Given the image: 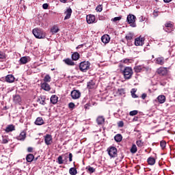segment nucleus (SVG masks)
Segmentation results:
<instances>
[{
	"label": "nucleus",
	"instance_id": "obj_3",
	"mask_svg": "<svg viewBox=\"0 0 175 175\" xmlns=\"http://www.w3.org/2000/svg\"><path fill=\"white\" fill-rule=\"evenodd\" d=\"M123 75L124 76V79L129 80V79L132 77V75H133L132 68L126 67L123 71Z\"/></svg>",
	"mask_w": 175,
	"mask_h": 175
},
{
	"label": "nucleus",
	"instance_id": "obj_25",
	"mask_svg": "<svg viewBox=\"0 0 175 175\" xmlns=\"http://www.w3.org/2000/svg\"><path fill=\"white\" fill-rule=\"evenodd\" d=\"M14 103H20L21 102V97H20V95L16 94L14 96Z\"/></svg>",
	"mask_w": 175,
	"mask_h": 175
},
{
	"label": "nucleus",
	"instance_id": "obj_4",
	"mask_svg": "<svg viewBox=\"0 0 175 175\" xmlns=\"http://www.w3.org/2000/svg\"><path fill=\"white\" fill-rule=\"evenodd\" d=\"M91 66V63L90 62H82L79 64V69L81 72H87Z\"/></svg>",
	"mask_w": 175,
	"mask_h": 175
},
{
	"label": "nucleus",
	"instance_id": "obj_44",
	"mask_svg": "<svg viewBox=\"0 0 175 175\" xmlns=\"http://www.w3.org/2000/svg\"><path fill=\"white\" fill-rule=\"evenodd\" d=\"M121 18H122L121 16L115 17L111 19V21H113V23H116V21H120V20H121Z\"/></svg>",
	"mask_w": 175,
	"mask_h": 175
},
{
	"label": "nucleus",
	"instance_id": "obj_28",
	"mask_svg": "<svg viewBox=\"0 0 175 175\" xmlns=\"http://www.w3.org/2000/svg\"><path fill=\"white\" fill-rule=\"evenodd\" d=\"M96 121L98 125H102V124H104L105 122V118H103V116H100L97 118Z\"/></svg>",
	"mask_w": 175,
	"mask_h": 175
},
{
	"label": "nucleus",
	"instance_id": "obj_57",
	"mask_svg": "<svg viewBox=\"0 0 175 175\" xmlns=\"http://www.w3.org/2000/svg\"><path fill=\"white\" fill-rule=\"evenodd\" d=\"M131 95L133 98H137V96L135 93L132 94Z\"/></svg>",
	"mask_w": 175,
	"mask_h": 175
},
{
	"label": "nucleus",
	"instance_id": "obj_6",
	"mask_svg": "<svg viewBox=\"0 0 175 175\" xmlns=\"http://www.w3.org/2000/svg\"><path fill=\"white\" fill-rule=\"evenodd\" d=\"M108 154L111 158L117 157V148L116 147H111L107 149Z\"/></svg>",
	"mask_w": 175,
	"mask_h": 175
},
{
	"label": "nucleus",
	"instance_id": "obj_52",
	"mask_svg": "<svg viewBox=\"0 0 175 175\" xmlns=\"http://www.w3.org/2000/svg\"><path fill=\"white\" fill-rule=\"evenodd\" d=\"M146 98H147V94H143L142 95V99H146Z\"/></svg>",
	"mask_w": 175,
	"mask_h": 175
},
{
	"label": "nucleus",
	"instance_id": "obj_13",
	"mask_svg": "<svg viewBox=\"0 0 175 175\" xmlns=\"http://www.w3.org/2000/svg\"><path fill=\"white\" fill-rule=\"evenodd\" d=\"M13 131H16V127L13 124H9L5 129L6 133H9L10 132H13Z\"/></svg>",
	"mask_w": 175,
	"mask_h": 175
},
{
	"label": "nucleus",
	"instance_id": "obj_18",
	"mask_svg": "<svg viewBox=\"0 0 175 175\" xmlns=\"http://www.w3.org/2000/svg\"><path fill=\"white\" fill-rule=\"evenodd\" d=\"M5 81L7 83H14V76L12 75H8L5 77Z\"/></svg>",
	"mask_w": 175,
	"mask_h": 175
},
{
	"label": "nucleus",
	"instance_id": "obj_29",
	"mask_svg": "<svg viewBox=\"0 0 175 175\" xmlns=\"http://www.w3.org/2000/svg\"><path fill=\"white\" fill-rule=\"evenodd\" d=\"M88 88L90 90H92V88H95V82L94 81H90L88 83Z\"/></svg>",
	"mask_w": 175,
	"mask_h": 175
},
{
	"label": "nucleus",
	"instance_id": "obj_54",
	"mask_svg": "<svg viewBox=\"0 0 175 175\" xmlns=\"http://www.w3.org/2000/svg\"><path fill=\"white\" fill-rule=\"evenodd\" d=\"M33 149L32 148H31V147H29L28 148H27V151H28V152H32V150H33Z\"/></svg>",
	"mask_w": 175,
	"mask_h": 175
},
{
	"label": "nucleus",
	"instance_id": "obj_1",
	"mask_svg": "<svg viewBox=\"0 0 175 175\" xmlns=\"http://www.w3.org/2000/svg\"><path fill=\"white\" fill-rule=\"evenodd\" d=\"M32 32L36 39H44L46 36V32L38 28L33 29Z\"/></svg>",
	"mask_w": 175,
	"mask_h": 175
},
{
	"label": "nucleus",
	"instance_id": "obj_24",
	"mask_svg": "<svg viewBox=\"0 0 175 175\" xmlns=\"http://www.w3.org/2000/svg\"><path fill=\"white\" fill-rule=\"evenodd\" d=\"M28 57H23L20 59V64H21L22 65H24L25 64L28 63Z\"/></svg>",
	"mask_w": 175,
	"mask_h": 175
},
{
	"label": "nucleus",
	"instance_id": "obj_36",
	"mask_svg": "<svg viewBox=\"0 0 175 175\" xmlns=\"http://www.w3.org/2000/svg\"><path fill=\"white\" fill-rule=\"evenodd\" d=\"M44 83H50L51 81V77L50 75H46L44 78Z\"/></svg>",
	"mask_w": 175,
	"mask_h": 175
},
{
	"label": "nucleus",
	"instance_id": "obj_20",
	"mask_svg": "<svg viewBox=\"0 0 175 175\" xmlns=\"http://www.w3.org/2000/svg\"><path fill=\"white\" fill-rule=\"evenodd\" d=\"M156 64L158 65H163V64H165V58H163V57L156 58Z\"/></svg>",
	"mask_w": 175,
	"mask_h": 175
},
{
	"label": "nucleus",
	"instance_id": "obj_48",
	"mask_svg": "<svg viewBox=\"0 0 175 175\" xmlns=\"http://www.w3.org/2000/svg\"><path fill=\"white\" fill-rule=\"evenodd\" d=\"M165 27L166 28H172V27H173V25H172V23H166Z\"/></svg>",
	"mask_w": 175,
	"mask_h": 175
},
{
	"label": "nucleus",
	"instance_id": "obj_15",
	"mask_svg": "<svg viewBox=\"0 0 175 175\" xmlns=\"http://www.w3.org/2000/svg\"><path fill=\"white\" fill-rule=\"evenodd\" d=\"M101 40L103 42V43H105V44L109 43V42H110V36L107 34L103 35L101 37Z\"/></svg>",
	"mask_w": 175,
	"mask_h": 175
},
{
	"label": "nucleus",
	"instance_id": "obj_61",
	"mask_svg": "<svg viewBox=\"0 0 175 175\" xmlns=\"http://www.w3.org/2000/svg\"><path fill=\"white\" fill-rule=\"evenodd\" d=\"M155 1H158V0H155Z\"/></svg>",
	"mask_w": 175,
	"mask_h": 175
},
{
	"label": "nucleus",
	"instance_id": "obj_9",
	"mask_svg": "<svg viewBox=\"0 0 175 175\" xmlns=\"http://www.w3.org/2000/svg\"><path fill=\"white\" fill-rule=\"evenodd\" d=\"M81 96V93L79 90H72L71 92V97L72 99H79Z\"/></svg>",
	"mask_w": 175,
	"mask_h": 175
},
{
	"label": "nucleus",
	"instance_id": "obj_23",
	"mask_svg": "<svg viewBox=\"0 0 175 175\" xmlns=\"http://www.w3.org/2000/svg\"><path fill=\"white\" fill-rule=\"evenodd\" d=\"M51 103H53V105H55L56 103H57V102H58V96H57L55 95H53L51 97Z\"/></svg>",
	"mask_w": 175,
	"mask_h": 175
},
{
	"label": "nucleus",
	"instance_id": "obj_41",
	"mask_svg": "<svg viewBox=\"0 0 175 175\" xmlns=\"http://www.w3.org/2000/svg\"><path fill=\"white\" fill-rule=\"evenodd\" d=\"M160 146H161L162 150H164V148L166 147V142H165V141H161V142H160Z\"/></svg>",
	"mask_w": 175,
	"mask_h": 175
},
{
	"label": "nucleus",
	"instance_id": "obj_11",
	"mask_svg": "<svg viewBox=\"0 0 175 175\" xmlns=\"http://www.w3.org/2000/svg\"><path fill=\"white\" fill-rule=\"evenodd\" d=\"M157 73L161 76H165L167 74V69L166 68L161 67L157 70Z\"/></svg>",
	"mask_w": 175,
	"mask_h": 175
},
{
	"label": "nucleus",
	"instance_id": "obj_47",
	"mask_svg": "<svg viewBox=\"0 0 175 175\" xmlns=\"http://www.w3.org/2000/svg\"><path fill=\"white\" fill-rule=\"evenodd\" d=\"M75 103H70L69 104H68V107H69V109H75Z\"/></svg>",
	"mask_w": 175,
	"mask_h": 175
},
{
	"label": "nucleus",
	"instance_id": "obj_49",
	"mask_svg": "<svg viewBox=\"0 0 175 175\" xmlns=\"http://www.w3.org/2000/svg\"><path fill=\"white\" fill-rule=\"evenodd\" d=\"M42 8H43V9H48V8H49V4H47V3H44L43 5H42Z\"/></svg>",
	"mask_w": 175,
	"mask_h": 175
},
{
	"label": "nucleus",
	"instance_id": "obj_53",
	"mask_svg": "<svg viewBox=\"0 0 175 175\" xmlns=\"http://www.w3.org/2000/svg\"><path fill=\"white\" fill-rule=\"evenodd\" d=\"M136 91H137V90H136L135 88L132 89V90H131V94H135V93H136Z\"/></svg>",
	"mask_w": 175,
	"mask_h": 175
},
{
	"label": "nucleus",
	"instance_id": "obj_32",
	"mask_svg": "<svg viewBox=\"0 0 175 175\" xmlns=\"http://www.w3.org/2000/svg\"><path fill=\"white\" fill-rule=\"evenodd\" d=\"M137 152V146H136L135 144H133V146L131 148V152L132 154H136Z\"/></svg>",
	"mask_w": 175,
	"mask_h": 175
},
{
	"label": "nucleus",
	"instance_id": "obj_30",
	"mask_svg": "<svg viewBox=\"0 0 175 175\" xmlns=\"http://www.w3.org/2000/svg\"><path fill=\"white\" fill-rule=\"evenodd\" d=\"M33 158H35V156L32 154H27L26 159L27 162H32L33 161Z\"/></svg>",
	"mask_w": 175,
	"mask_h": 175
},
{
	"label": "nucleus",
	"instance_id": "obj_37",
	"mask_svg": "<svg viewBox=\"0 0 175 175\" xmlns=\"http://www.w3.org/2000/svg\"><path fill=\"white\" fill-rule=\"evenodd\" d=\"M7 143H9V137L6 136H2V144H7Z\"/></svg>",
	"mask_w": 175,
	"mask_h": 175
},
{
	"label": "nucleus",
	"instance_id": "obj_8",
	"mask_svg": "<svg viewBox=\"0 0 175 175\" xmlns=\"http://www.w3.org/2000/svg\"><path fill=\"white\" fill-rule=\"evenodd\" d=\"M86 21L88 24H94V23H96L95 16L92 14L88 15L86 16Z\"/></svg>",
	"mask_w": 175,
	"mask_h": 175
},
{
	"label": "nucleus",
	"instance_id": "obj_50",
	"mask_svg": "<svg viewBox=\"0 0 175 175\" xmlns=\"http://www.w3.org/2000/svg\"><path fill=\"white\" fill-rule=\"evenodd\" d=\"M118 126H120V128H122V126H124V122L120 121L118 122Z\"/></svg>",
	"mask_w": 175,
	"mask_h": 175
},
{
	"label": "nucleus",
	"instance_id": "obj_59",
	"mask_svg": "<svg viewBox=\"0 0 175 175\" xmlns=\"http://www.w3.org/2000/svg\"><path fill=\"white\" fill-rule=\"evenodd\" d=\"M141 18H142L141 21H144V20H143V16H142Z\"/></svg>",
	"mask_w": 175,
	"mask_h": 175
},
{
	"label": "nucleus",
	"instance_id": "obj_21",
	"mask_svg": "<svg viewBox=\"0 0 175 175\" xmlns=\"http://www.w3.org/2000/svg\"><path fill=\"white\" fill-rule=\"evenodd\" d=\"M157 100L159 103H165L166 102V97L164 95H160L157 97Z\"/></svg>",
	"mask_w": 175,
	"mask_h": 175
},
{
	"label": "nucleus",
	"instance_id": "obj_12",
	"mask_svg": "<svg viewBox=\"0 0 175 175\" xmlns=\"http://www.w3.org/2000/svg\"><path fill=\"white\" fill-rule=\"evenodd\" d=\"M25 137H27V133L23 131L18 137H16V139L17 140H21V142H24V140H25Z\"/></svg>",
	"mask_w": 175,
	"mask_h": 175
},
{
	"label": "nucleus",
	"instance_id": "obj_27",
	"mask_svg": "<svg viewBox=\"0 0 175 175\" xmlns=\"http://www.w3.org/2000/svg\"><path fill=\"white\" fill-rule=\"evenodd\" d=\"M147 162L148 165L152 166L153 165H155V159L154 157H149L147 160Z\"/></svg>",
	"mask_w": 175,
	"mask_h": 175
},
{
	"label": "nucleus",
	"instance_id": "obj_5",
	"mask_svg": "<svg viewBox=\"0 0 175 175\" xmlns=\"http://www.w3.org/2000/svg\"><path fill=\"white\" fill-rule=\"evenodd\" d=\"M127 22L130 24L131 27L135 28L136 27V16L133 14H129L127 16Z\"/></svg>",
	"mask_w": 175,
	"mask_h": 175
},
{
	"label": "nucleus",
	"instance_id": "obj_46",
	"mask_svg": "<svg viewBox=\"0 0 175 175\" xmlns=\"http://www.w3.org/2000/svg\"><path fill=\"white\" fill-rule=\"evenodd\" d=\"M103 10L102 5H98L96 8V12H101Z\"/></svg>",
	"mask_w": 175,
	"mask_h": 175
},
{
	"label": "nucleus",
	"instance_id": "obj_42",
	"mask_svg": "<svg viewBox=\"0 0 175 175\" xmlns=\"http://www.w3.org/2000/svg\"><path fill=\"white\" fill-rule=\"evenodd\" d=\"M137 113H139V111L137 110H133V111H130L129 114L130 116H136V114H137Z\"/></svg>",
	"mask_w": 175,
	"mask_h": 175
},
{
	"label": "nucleus",
	"instance_id": "obj_35",
	"mask_svg": "<svg viewBox=\"0 0 175 175\" xmlns=\"http://www.w3.org/2000/svg\"><path fill=\"white\" fill-rule=\"evenodd\" d=\"M59 31V29L57 26H53L51 29V32H52V33H58Z\"/></svg>",
	"mask_w": 175,
	"mask_h": 175
},
{
	"label": "nucleus",
	"instance_id": "obj_33",
	"mask_svg": "<svg viewBox=\"0 0 175 175\" xmlns=\"http://www.w3.org/2000/svg\"><path fill=\"white\" fill-rule=\"evenodd\" d=\"M37 102H38L40 105H46V100L43 97L38 98Z\"/></svg>",
	"mask_w": 175,
	"mask_h": 175
},
{
	"label": "nucleus",
	"instance_id": "obj_58",
	"mask_svg": "<svg viewBox=\"0 0 175 175\" xmlns=\"http://www.w3.org/2000/svg\"><path fill=\"white\" fill-rule=\"evenodd\" d=\"M81 47H83V44L79 45L78 46H77V49H80Z\"/></svg>",
	"mask_w": 175,
	"mask_h": 175
},
{
	"label": "nucleus",
	"instance_id": "obj_16",
	"mask_svg": "<svg viewBox=\"0 0 175 175\" xmlns=\"http://www.w3.org/2000/svg\"><path fill=\"white\" fill-rule=\"evenodd\" d=\"M41 88L44 91H50L51 88H50V85L47 83V82H44L41 84Z\"/></svg>",
	"mask_w": 175,
	"mask_h": 175
},
{
	"label": "nucleus",
	"instance_id": "obj_55",
	"mask_svg": "<svg viewBox=\"0 0 175 175\" xmlns=\"http://www.w3.org/2000/svg\"><path fill=\"white\" fill-rule=\"evenodd\" d=\"M60 2H62V3H66V2H68V0H59Z\"/></svg>",
	"mask_w": 175,
	"mask_h": 175
},
{
	"label": "nucleus",
	"instance_id": "obj_26",
	"mask_svg": "<svg viewBox=\"0 0 175 175\" xmlns=\"http://www.w3.org/2000/svg\"><path fill=\"white\" fill-rule=\"evenodd\" d=\"M79 58H80V54H79V53L75 52L74 53H72V59H73V61H77Z\"/></svg>",
	"mask_w": 175,
	"mask_h": 175
},
{
	"label": "nucleus",
	"instance_id": "obj_14",
	"mask_svg": "<svg viewBox=\"0 0 175 175\" xmlns=\"http://www.w3.org/2000/svg\"><path fill=\"white\" fill-rule=\"evenodd\" d=\"M62 156L64 161H68V158H69V161L72 162L73 158V154H72V153H69V154H68V153H66L65 154H62Z\"/></svg>",
	"mask_w": 175,
	"mask_h": 175
},
{
	"label": "nucleus",
	"instance_id": "obj_22",
	"mask_svg": "<svg viewBox=\"0 0 175 175\" xmlns=\"http://www.w3.org/2000/svg\"><path fill=\"white\" fill-rule=\"evenodd\" d=\"M64 62L66 64L68 65L69 66H75V63L73 61L69 58L66 59L64 60Z\"/></svg>",
	"mask_w": 175,
	"mask_h": 175
},
{
	"label": "nucleus",
	"instance_id": "obj_34",
	"mask_svg": "<svg viewBox=\"0 0 175 175\" xmlns=\"http://www.w3.org/2000/svg\"><path fill=\"white\" fill-rule=\"evenodd\" d=\"M69 173L71 175H77V170H76V168H75V167H71L69 170Z\"/></svg>",
	"mask_w": 175,
	"mask_h": 175
},
{
	"label": "nucleus",
	"instance_id": "obj_38",
	"mask_svg": "<svg viewBox=\"0 0 175 175\" xmlns=\"http://www.w3.org/2000/svg\"><path fill=\"white\" fill-rule=\"evenodd\" d=\"M136 144L137 147L142 148L144 146V142H143L142 140H137Z\"/></svg>",
	"mask_w": 175,
	"mask_h": 175
},
{
	"label": "nucleus",
	"instance_id": "obj_7",
	"mask_svg": "<svg viewBox=\"0 0 175 175\" xmlns=\"http://www.w3.org/2000/svg\"><path fill=\"white\" fill-rule=\"evenodd\" d=\"M45 144L46 146H51L53 143V137L51 135L46 134L45 136H44Z\"/></svg>",
	"mask_w": 175,
	"mask_h": 175
},
{
	"label": "nucleus",
	"instance_id": "obj_60",
	"mask_svg": "<svg viewBox=\"0 0 175 175\" xmlns=\"http://www.w3.org/2000/svg\"><path fill=\"white\" fill-rule=\"evenodd\" d=\"M51 70H55V69H54V68H52Z\"/></svg>",
	"mask_w": 175,
	"mask_h": 175
},
{
	"label": "nucleus",
	"instance_id": "obj_43",
	"mask_svg": "<svg viewBox=\"0 0 175 175\" xmlns=\"http://www.w3.org/2000/svg\"><path fill=\"white\" fill-rule=\"evenodd\" d=\"M86 169H88V172H90V173H94V172H95V168H94V167H86Z\"/></svg>",
	"mask_w": 175,
	"mask_h": 175
},
{
	"label": "nucleus",
	"instance_id": "obj_40",
	"mask_svg": "<svg viewBox=\"0 0 175 175\" xmlns=\"http://www.w3.org/2000/svg\"><path fill=\"white\" fill-rule=\"evenodd\" d=\"M126 40H132L133 39V33H129L126 36Z\"/></svg>",
	"mask_w": 175,
	"mask_h": 175
},
{
	"label": "nucleus",
	"instance_id": "obj_56",
	"mask_svg": "<svg viewBox=\"0 0 175 175\" xmlns=\"http://www.w3.org/2000/svg\"><path fill=\"white\" fill-rule=\"evenodd\" d=\"M165 3H169V2H172V0H163Z\"/></svg>",
	"mask_w": 175,
	"mask_h": 175
},
{
	"label": "nucleus",
	"instance_id": "obj_39",
	"mask_svg": "<svg viewBox=\"0 0 175 175\" xmlns=\"http://www.w3.org/2000/svg\"><path fill=\"white\" fill-rule=\"evenodd\" d=\"M57 163H59V165H62V163H64V159L62 157V155L58 157Z\"/></svg>",
	"mask_w": 175,
	"mask_h": 175
},
{
	"label": "nucleus",
	"instance_id": "obj_19",
	"mask_svg": "<svg viewBox=\"0 0 175 175\" xmlns=\"http://www.w3.org/2000/svg\"><path fill=\"white\" fill-rule=\"evenodd\" d=\"M44 124V120H43V118L42 117H38L36 118L35 121L36 125H43Z\"/></svg>",
	"mask_w": 175,
	"mask_h": 175
},
{
	"label": "nucleus",
	"instance_id": "obj_2",
	"mask_svg": "<svg viewBox=\"0 0 175 175\" xmlns=\"http://www.w3.org/2000/svg\"><path fill=\"white\" fill-rule=\"evenodd\" d=\"M151 68L147 66H144V64L135 66L134 67V71L135 73H140V72H150Z\"/></svg>",
	"mask_w": 175,
	"mask_h": 175
},
{
	"label": "nucleus",
	"instance_id": "obj_10",
	"mask_svg": "<svg viewBox=\"0 0 175 175\" xmlns=\"http://www.w3.org/2000/svg\"><path fill=\"white\" fill-rule=\"evenodd\" d=\"M135 46H143L144 44V38L139 37L135 39Z\"/></svg>",
	"mask_w": 175,
	"mask_h": 175
},
{
	"label": "nucleus",
	"instance_id": "obj_51",
	"mask_svg": "<svg viewBox=\"0 0 175 175\" xmlns=\"http://www.w3.org/2000/svg\"><path fill=\"white\" fill-rule=\"evenodd\" d=\"M122 62H123L124 64H129V59H125L124 60H122Z\"/></svg>",
	"mask_w": 175,
	"mask_h": 175
},
{
	"label": "nucleus",
	"instance_id": "obj_17",
	"mask_svg": "<svg viewBox=\"0 0 175 175\" xmlns=\"http://www.w3.org/2000/svg\"><path fill=\"white\" fill-rule=\"evenodd\" d=\"M64 14H66L64 20H68V18L72 16V8H68Z\"/></svg>",
	"mask_w": 175,
	"mask_h": 175
},
{
	"label": "nucleus",
	"instance_id": "obj_45",
	"mask_svg": "<svg viewBox=\"0 0 175 175\" xmlns=\"http://www.w3.org/2000/svg\"><path fill=\"white\" fill-rule=\"evenodd\" d=\"M6 58V55L3 52H0V59Z\"/></svg>",
	"mask_w": 175,
	"mask_h": 175
},
{
	"label": "nucleus",
	"instance_id": "obj_31",
	"mask_svg": "<svg viewBox=\"0 0 175 175\" xmlns=\"http://www.w3.org/2000/svg\"><path fill=\"white\" fill-rule=\"evenodd\" d=\"M115 141L117 142L118 143H120L121 140H122V135L120 134H118L114 137Z\"/></svg>",
	"mask_w": 175,
	"mask_h": 175
}]
</instances>
